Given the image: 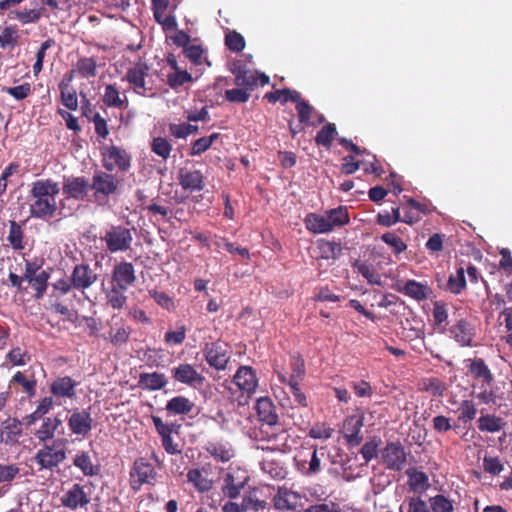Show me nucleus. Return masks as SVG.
I'll list each match as a JSON object with an SVG mask.
<instances>
[{
    "mask_svg": "<svg viewBox=\"0 0 512 512\" xmlns=\"http://www.w3.org/2000/svg\"><path fill=\"white\" fill-rule=\"evenodd\" d=\"M11 18L18 19L23 24L35 23L41 17V11L36 9L23 10V11H11Z\"/></svg>",
    "mask_w": 512,
    "mask_h": 512,
    "instance_id": "obj_59",
    "label": "nucleus"
},
{
    "mask_svg": "<svg viewBox=\"0 0 512 512\" xmlns=\"http://www.w3.org/2000/svg\"><path fill=\"white\" fill-rule=\"evenodd\" d=\"M70 277L73 288L82 292L98 280L97 273L88 264L84 263L77 264L73 268Z\"/></svg>",
    "mask_w": 512,
    "mask_h": 512,
    "instance_id": "obj_15",
    "label": "nucleus"
},
{
    "mask_svg": "<svg viewBox=\"0 0 512 512\" xmlns=\"http://www.w3.org/2000/svg\"><path fill=\"white\" fill-rule=\"evenodd\" d=\"M263 487H267L274 492L271 498V503L278 511H294L298 507L303 506L302 501L304 499V495L292 490L291 488L286 486H278L275 488L268 485H263Z\"/></svg>",
    "mask_w": 512,
    "mask_h": 512,
    "instance_id": "obj_5",
    "label": "nucleus"
},
{
    "mask_svg": "<svg viewBox=\"0 0 512 512\" xmlns=\"http://www.w3.org/2000/svg\"><path fill=\"white\" fill-rule=\"evenodd\" d=\"M204 354L207 363L217 370L225 369L230 358L227 345L222 342L211 344L206 343Z\"/></svg>",
    "mask_w": 512,
    "mask_h": 512,
    "instance_id": "obj_17",
    "label": "nucleus"
},
{
    "mask_svg": "<svg viewBox=\"0 0 512 512\" xmlns=\"http://www.w3.org/2000/svg\"><path fill=\"white\" fill-rule=\"evenodd\" d=\"M168 383L166 376L163 373H141L139 375V385L149 391L160 390Z\"/></svg>",
    "mask_w": 512,
    "mask_h": 512,
    "instance_id": "obj_30",
    "label": "nucleus"
},
{
    "mask_svg": "<svg viewBox=\"0 0 512 512\" xmlns=\"http://www.w3.org/2000/svg\"><path fill=\"white\" fill-rule=\"evenodd\" d=\"M363 416L351 415L348 416L343 423L344 438L348 445L354 447L361 444L363 436L361 429L364 425Z\"/></svg>",
    "mask_w": 512,
    "mask_h": 512,
    "instance_id": "obj_20",
    "label": "nucleus"
},
{
    "mask_svg": "<svg viewBox=\"0 0 512 512\" xmlns=\"http://www.w3.org/2000/svg\"><path fill=\"white\" fill-rule=\"evenodd\" d=\"M10 229H9V235L7 237L8 242L15 250H22L24 249L23 244V237L24 233L22 230V227L19 223L12 220L9 223Z\"/></svg>",
    "mask_w": 512,
    "mask_h": 512,
    "instance_id": "obj_46",
    "label": "nucleus"
},
{
    "mask_svg": "<svg viewBox=\"0 0 512 512\" xmlns=\"http://www.w3.org/2000/svg\"><path fill=\"white\" fill-rule=\"evenodd\" d=\"M59 193V185L52 179L34 181L28 197L30 217L42 220L54 217L58 210L56 197Z\"/></svg>",
    "mask_w": 512,
    "mask_h": 512,
    "instance_id": "obj_1",
    "label": "nucleus"
},
{
    "mask_svg": "<svg viewBox=\"0 0 512 512\" xmlns=\"http://www.w3.org/2000/svg\"><path fill=\"white\" fill-rule=\"evenodd\" d=\"M127 289H122L116 287V285L111 283V288L106 292L107 303L113 309H121L126 303L127 297L125 296V292Z\"/></svg>",
    "mask_w": 512,
    "mask_h": 512,
    "instance_id": "obj_44",
    "label": "nucleus"
},
{
    "mask_svg": "<svg viewBox=\"0 0 512 512\" xmlns=\"http://www.w3.org/2000/svg\"><path fill=\"white\" fill-rule=\"evenodd\" d=\"M234 383L241 392L239 404H249V399L256 391V374L249 366H241L234 375Z\"/></svg>",
    "mask_w": 512,
    "mask_h": 512,
    "instance_id": "obj_9",
    "label": "nucleus"
},
{
    "mask_svg": "<svg viewBox=\"0 0 512 512\" xmlns=\"http://www.w3.org/2000/svg\"><path fill=\"white\" fill-rule=\"evenodd\" d=\"M362 156L363 158L358 160V163H360V168L363 169L364 173L381 175L382 168L376 165V156L367 150Z\"/></svg>",
    "mask_w": 512,
    "mask_h": 512,
    "instance_id": "obj_53",
    "label": "nucleus"
},
{
    "mask_svg": "<svg viewBox=\"0 0 512 512\" xmlns=\"http://www.w3.org/2000/svg\"><path fill=\"white\" fill-rule=\"evenodd\" d=\"M62 425V420L58 417H48L43 420L42 425L36 432L39 440L45 441L53 438L55 431Z\"/></svg>",
    "mask_w": 512,
    "mask_h": 512,
    "instance_id": "obj_40",
    "label": "nucleus"
},
{
    "mask_svg": "<svg viewBox=\"0 0 512 512\" xmlns=\"http://www.w3.org/2000/svg\"><path fill=\"white\" fill-rule=\"evenodd\" d=\"M103 103L108 107L125 109L128 107V99L121 95L116 84H107L102 95Z\"/></svg>",
    "mask_w": 512,
    "mask_h": 512,
    "instance_id": "obj_28",
    "label": "nucleus"
},
{
    "mask_svg": "<svg viewBox=\"0 0 512 512\" xmlns=\"http://www.w3.org/2000/svg\"><path fill=\"white\" fill-rule=\"evenodd\" d=\"M262 450L261 460L259 461L262 472L274 480H283L286 478L287 470L283 465V453L279 449H268L258 445V450Z\"/></svg>",
    "mask_w": 512,
    "mask_h": 512,
    "instance_id": "obj_4",
    "label": "nucleus"
},
{
    "mask_svg": "<svg viewBox=\"0 0 512 512\" xmlns=\"http://www.w3.org/2000/svg\"><path fill=\"white\" fill-rule=\"evenodd\" d=\"M7 359L15 366H23L30 361L31 356L20 347H15L9 351Z\"/></svg>",
    "mask_w": 512,
    "mask_h": 512,
    "instance_id": "obj_62",
    "label": "nucleus"
},
{
    "mask_svg": "<svg viewBox=\"0 0 512 512\" xmlns=\"http://www.w3.org/2000/svg\"><path fill=\"white\" fill-rule=\"evenodd\" d=\"M49 278L50 273L44 270L26 281L35 290L36 299H41L46 293Z\"/></svg>",
    "mask_w": 512,
    "mask_h": 512,
    "instance_id": "obj_43",
    "label": "nucleus"
},
{
    "mask_svg": "<svg viewBox=\"0 0 512 512\" xmlns=\"http://www.w3.org/2000/svg\"><path fill=\"white\" fill-rule=\"evenodd\" d=\"M89 189L91 186L84 177L68 178L63 185L64 193L75 199H82Z\"/></svg>",
    "mask_w": 512,
    "mask_h": 512,
    "instance_id": "obj_29",
    "label": "nucleus"
},
{
    "mask_svg": "<svg viewBox=\"0 0 512 512\" xmlns=\"http://www.w3.org/2000/svg\"><path fill=\"white\" fill-rule=\"evenodd\" d=\"M248 479L249 476L244 469L230 467L223 477V494L231 499L237 498L247 484Z\"/></svg>",
    "mask_w": 512,
    "mask_h": 512,
    "instance_id": "obj_11",
    "label": "nucleus"
},
{
    "mask_svg": "<svg viewBox=\"0 0 512 512\" xmlns=\"http://www.w3.org/2000/svg\"><path fill=\"white\" fill-rule=\"evenodd\" d=\"M380 443H381L380 438L373 437L371 440L367 441L362 446L360 453L366 463H369L372 459L377 457L378 447H379Z\"/></svg>",
    "mask_w": 512,
    "mask_h": 512,
    "instance_id": "obj_58",
    "label": "nucleus"
},
{
    "mask_svg": "<svg viewBox=\"0 0 512 512\" xmlns=\"http://www.w3.org/2000/svg\"><path fill=\"white\" fill-rule=\"evenodd\" d=\"M443 288L452 294H460L466 288L465 268L459 267L456 274H451Z\"/></svg>",
    "mask_w": 512,
    "mask_h": 512,
    "instance_id": "obj_39",
    "label": "nucleus"
},
{
    "mask_svg": "<svg viewBox=\"0 0 512 512\" xmlns=\"http://www.w3.org/2000/svg\"><path fill=\"white\" fill-rule=\"evenodd\" d=\"M399 512H431L427 502L420 496L406 497L399 506Z\"/></svg>",
    "mask_w": 512,
    "mask_h": 512,
    "instance_id": "obj_41",
    "label": "nucleus"
},
{
    "mask_svg": "<svg viewBox=\"0 0 512 512\" xmlns=\"http://www.w3.org/2000/svg\"><path fill=\"white\" fill-rule=\"evenodd\" d=\"M477 423L480 431L489 433L499 432L506 425L505 421L501 417L491 414L481 416Z\"/></svg>",
    "mask_w": 512,
    "mask_h": 512,
    "instance_id": "obj_37",
    "label": "nucleus"
},
{
    "mask_svg": "<svg viewBox=\"0 0 512 512\" xmlns=\"http://www.w3.org/2000/svg\"><path fill=\"white\" fill-rule=\"evenodd\" d=\"M179 182L184 190L200 191L204 187L202 173L198 170L181 168Z\"/></svg>",
    "mask_w": 512,
    "mask_h": 512,
    "instance_id": "obj_26",
    "label": "nucleus"
},
{
    "mask_svg": "<svg viewBox=\"0 0 512 512\" xmlns=\"http://www.w3.org/2000/svg\"><path fill=\"white\" fill-rule=\"evenodd\" d=\"M151 150L156 155L166 160L170 156V153L172 151V145L168 142L166 138L155 137L151 142Z\"/></svg>",
    "mask_w": 512,
    "mask_h": 512,
    "instance_id": "obj_56",
    "label": "nucleus"
},
{
    "mask_svg": "<svg viewBox=\"0 0 512 512\" xmlns=\"http://www.w3.org/2000/svg\"><path fill=\"white\" fill-rule=\"evenodd\" d=\"M18 31L15 27L7 26L0 34V46L2 48L14 47L18 43Z\"/></svg>",
    "mask_w": 512,
    "mask_h": 512,
    "instance_id": "obj_60",
    "label": "nucleus"
},
{
    "mask_svg": "<svg viewBox=\"0 0 512 512\" xmlns=\"http://www.w3.org/2000/svg\"><path fill=\"white\" fill-rule=\"evenodd\" d=\"M73 464L80 469L85 476H96L100 471L99 466L92 463L91 457L86 451L77 453L73 459Z\"/></svg>",
    "mask_w": 512,
    "mask_h": 512,
    "instance_id": "obj_33",
    "label": "nucleus"
},
{
    "mask_svg": "<svg viewBox=\"0 0 512 512\" xmlns=\"http://www.w3.org/2000/svg\"><path fill=\"white\" fill-rule=\"evenodd\" d=\"M381 461L386 469L400 472L407 464V453L400 441L387 442L381 450Z\"/></svg>",
    "mask_w": 512,
    "mask_h": 512,
    "instance_id": "obj_8",
    "label": "nucleus"
},
{
    "mask_svg": "<svg viewBox=\"0 0 512 512\" xmlns=\"http://www.w3.org/2000/svg\"><path fill=\"white\" fill-rule=\"evenodd\" d=\"M103 167L113 172L115 170L126 172L131 166V155L123 148L110 145L101 149Z\"/></svg>",
    "mask_w": 512,
    "mask_h": 512,
    "instance_id": "obj_7",
    "label": "nucleus"
},
{
    "mask_svg": "<svg viewBox=\"0 0 512 512\" xmlns=\"http://www.w3.org/2000/svg\"><path fill=\"white\" fill-rule=\"evenodd\" d=\"M449 332L452 338L461 347H470L473 345V339L475 336V329L473 325L466 319H460L451 326Z\"/></svg>",
    "mask_w": 512,
    "mask_h": 512,
    "instance_id": "obj_21",
    "label": "nucleus"
},
{
    "mask_svg": "<svg viewBox=\"0 0 512 512\" xmlns=\"http://www.w3.org/2000/svg\"><path fill=\"white\" fill-rule=\"evenodd\" d=\"M483 469L485 472L497 476L504 470V465L498 457L485 455L483 458Z\"/></svg>",
    "mask_w": 512,
    "mask_h": 512,
    "instance_id": "obj_61",
    "label": "nucleus"
},
{
    "mask_svg": "<svg viewBox=\"0 0 512 512\" xmlns=\"http://www.w3.org/2000/svg\"><path fill=\"white\" fill-rule=\"evenodd\" d=\"M430 507L433 512H453V502L443 494H437L430 498Z\"/></svg>",
    "mask_w": 512,
    "mask_h": 512,
    "instance_id": "obj_54",
    "label": "nucleus"
},
{
    "mask_svg": "<svg viewBox=\"0 0 512 512\" xmlns=\"http://www.w3.org/2000/svg\"><path fill=\"white\" fill-rule=\"evenodd\" d=\"M381 240L387 244L395 254H400L407 248L404 241L394 232L384 233L381 236Z\"/></svg>",
    "mask_w": 512,
    "mask_h": 512,
    "instance_id": "obj_55",
    "label": "nucleus"
},
{
    "mask_svg": "<svg viewBox=\"0 0 512 512\" xmlns=\"http://www.w3.org/2000/svg\"><path fill=\"white\" fill-rule=\"evenodd\" d=\"M194 407L195 404L184 396L173 397L166 404V410L175 415L189 414Z\"/></svg>",
    "mask_w": 512,
    "mask_h": 512,
    "instance_id": "obj_34",
    "label": "nucleus"
},
{
    "mask_svg": "<svg viewBox=\"0 0 512 512\" xmlns=\"http://www.w3.org/2000/svg\"><path fill=\"white\" fill-rule=\"evenodd\" d=\"M90 186L96 197H109L116 193L119 180L114 174L99 170L93 174Z\"/></svg>",
    "mask_w": 512,
    "mask_h": 512,
    "instance_id": "obj_13",
    "label": "nucleus"
},
{
    "mask_svg": "<svg viewBox=\"0 0 512 512\" xmlns=\"http://www.w3.org/2000/svg\"><path fill=\"white\" fill-rule=\"evenodd\" d=\"M61 91L62 104L69 110H76L78 108V100L76 91L72 88H68V83L62 80L59 84Z\"/></svg>",
    "mask_w": 512,
    "mask_h": 512,
    "instance_id": "obj_47",
    "label": "nucleus"
},
{
    "mask_svg": "<svg viewBox=\"0 0 512 512\" xmlns=\"http://www.w3.org/2000/svg\"><path fill=\"white\" fill-rule=\"evenodd\" d=\"M193 78L190 73L186 70L177 69L167 75V84L172 89H177L183 86L185 83L192 82Z\"/></svg>",
    "mask_w": 512,
    "mask_h": 512,
    "instance_id": "obj_50",
    "label": "nucleus"
},
{
    "mask_svg": "<svg viewBox=\"0 0 512 512\" xmlns=\"http://www.w3.org/2000/svg\"><path fill=\"white\" fill-rule=\"evenodd\" d=\"M130 332L131 329L123 324L112 327L109 331V340L114 346H121L128 341Z\"/></svg>",
    "mask_w": 512,
    "mask_h": 512,
    "instance_id": "obj_49",
    "label": "nucleus"
},
{
    "mask_svg": "<svg viewBox=\"0 0 512 512\" xmlns=\"http://www.w3.org/2000/svg\"><path fill=\"white\" fill-rule=\"evenodd\" d=\"M61 504L71 510H76L89 503V498L84 491L83 486L80 484H74L66 491L60 498Z\"/></svg>",
    "mask_w": 512,
    "mask_h": 512,
    "instance_id": "obj_23",
    "label": "nucleus"
},
{
    "mask_svg": "<svg viewBox=\"0 0 512 512\" xmlns=\"http://www.w3.org/2000/svg\"><path fill=\"white\" fill-rule=\"evenodd\" d=\"M352 267L356 269L357 272L361 274L369 284L378 286L382 285L381 276L377 273L376 269L371 264L362 262L357 259L353 262Z\"/></svg>",
    "mask_w": 512,
    "mask_h": 512,
    "instance_id": "obj_36",
    "label": "nucleus"
},
{
    "mask_svg": "<svg viewBox=\"0 0 512 512\" xmlns=\"http://www.w3.org/2000/svg\"><path fill=\"white\" fill-rule=\"evenodd\" d=\"M148 72L149 66L144 62H138L127 70L123 80L127 81L132 86L136 94L140 96L153 95L152 88L146 85Z\"/></svg>",
    "mask_w": 512,
    "mask_h": 512,
    "instance_id": "obj_10",
    "label": "nucleus"
},
{
    "mask_svg": "<svg viewBox=\"0 0 512 512\" xmlns=\"http://www.w3.org/2000/svg\"><path fill=\"white\" fill-rule=\"evenodd\" d=\"M22 435V422L17 419L7 421L1 431V441L5 444H15Z\"/></svg>",
    "mask_w": 512,
    "mask_h": 512,
    "instance_id": "obj_32",
    "label": "nucleus"
},
{
    "mask_svg": "<svg viewBox=\"0 0 512 512\" xmlns=\"http://www.w3.org/2000/svg\"><path fill=\"white\" fill-rule=\"evenodd\" d=\"M466 362L468 363V372L473 376V378L482 379V381L488 386L493 383V374L482 358L468 359Z\"/></svg>",
    "mask_w": 512,
    "mask_h": 512,
    "instance_id": "obj_27",
    "label": "nucleus"
},
{
    "mask_svg": "<svg viewBox=\"0 0 512 512\" xmlns=\"http://www.w3.org/2000/svg\"><path fill=\"white\" fill-rule=\"evenodd\" d=\"M207 452L216 460L228 462L235 455L234 449L228 443H209Z\"/></svg>",
    "mask_w": 512,
    "mask_h": 512,
    "instance_id": "obj_38",
    "label": "nucleus"
},
{
    "mask_svg": "<svg viewBox=\"0 0 512 512\" xmlns=\"http://www.w3.org/2000/svg\"><path fill=\"white\" fill-rule=\"evenodd\" d=\"M395 290L404 294L416 301H423L428 299L433 291L427 283H421L416 280H407L403 283H398Z\"/></svg>",
    "mask_w": 512,
    "mask_h": 512,
    "instance_id": "obj_19",
    "label": "nucleus"
},
{
    "mask_svg": "<svg viewBox=\"0 0 512 512\" xmlns=\"http://www.w3.org/2000/svg\"><path fill=\"white\" fill-rule=\"evenodd\" d=\"M10 383H17L21 385L24 391L30 397L34 396L36 393V380L33 377L28 378L26 374L23 372H16L15 375L12 377Z\"/></svg>",
    "mask_w": 512,
    "mask_h": 512,
    "instance_id": "obj_52",
    "label": "nucleus"
},
{
    "mask_svg": "<svg viewBox=\"0 0 512 512\" xmlns=\"http://www.w3.org/2000/svg\"><path fill=\"white\" fill-rule=\"evenodd\" d=\"M289 366L291 369V373L289 377H286L285 375H280V381L283 384H293V383H300L304 380L306 375V369H305V361L299 354L291 355Z\"/></svg>",
    "mask_w": 512,
    "mask_h": 512,
    "instance_id": "obj_25",
    "label": "nucleus"
},
{
    "mask_svg": "<svg viewBox=\"0 0 512 512\" xmlns=\"http://www.w3.org/2000/svg\"><path fill=\"white\" fill-rule=\"evenodd\" d=\"M136 281L135 270L132 263L121 262L112 272V284L118 288L128 289Z\"/></svg>",
    "mask_w": 512,
    "mask_h": 512,
    "instance_id": "obj_22",
    "label": "nucleus"
},
{
    "mask_svg": "<svg viewBox=\"0 0 512 512\" xmlns=\"http://www.w3.org/2000/svg\"><path fill=\"white\" fill-rule=\"evenodd\" d=\"M187 479L200 492L209 491L212 487V481L205 477L199 469L189 470Z\"/></svg>",
    "mask_w": 512,
    "mask_h": 512,
    "instance_id": "obj_45",
    "label": "nucleus"
},
{
    "mask_svg": "<svg viewBox=\"0 0 512 512\" xmlns=\"http://www.w3.org/2000/svg\"><path fill=\"white\" fill-rule=\"evenodd\" d=\"M102 240L111 253L127 251L131 248L133 241L132 229L122 225H112L106 230Z\"/></svg>",
    "mask_w": 512,
    "mask_h": 512,
    "instance_id": "obj_6",
    "label": "nucleus"
},
{
    "mask_svg": "<svg viewBox=\"0 0 512 512\" xmlns=\"http://www.w3.org/2000/svg\"><path fill=\"white\" fill-rule=\"evenodd\" d=\"M229 70L235 76L236 88L225 91V99L231 103H245L256 89V70L244 60H236L229 66Z\"/></svg>",
    "mask_w": 512,
    "mask_h": 512,
    "instance_id": "obj_2",
    "label": "nucleus"
},
{
    "mask_svg": "<svg viewBox=\"0 0 512 512\" xmlns=\"http://www.w3.org/2000/svg\"><path fill=\"white\" fill-rule=\"evenodd\" d=\"M327 221L330 225H332V229L336 226H343L349 222V215L347 208L338 207L335 209H331L327 212Z\"/></svg>",
    "mask_w": 512,
    "mask_h": 512,
    "instance_id": "obj_48",
    "label": "nucleus"
},
{
    "mask_svg": "<svg viewBox=\"0 0 512 512\" xmlns=\"http://www.w3.org/2000/svg\"><path fill=\"white\" fill-rule=\"evenodd\" d=\"M130 476L132 488L139 490L143 484L153 485L156 482L157 472L149 461L139 458L134 462Z\"/></svg>",
    "mask_w": 512,
    "mask_h": 512,
    "instance_id": "obj_12",
    "label": "nucleus"
},
{
    "mask_svg": "<svg viewBox=\"0 0 512 512\" xmlns=\"http://www.w3.org/2000/svg\"><path fill=\"white\" fill-rule=\"evenodd\" d=\"M409 489L415 493H421L429 487V478L423 471L407 470Z\"/></svg>",
    "mask_w": 512,
    "mask_h": 512,
    "instance_id": "obj_35",
    "label": "nucleus"
},
{
    "mask_svg": "<svg viewBox=\"0 0 512 512\" xmlns=\"http://www.w3.org/2000/svg\"><path fill=\"white\" fill-rule=\"evenodd\" d=\"M78 383L69 376L57 377L50 386L51 393L57 398H73Z\"/></svg>",
    "mask_w": 512,
    "mask_h": 512,
    "instance_id": "obj_24",
    "label": "nucleus"
},
{
    "mask_svg": "<svg viewBox=\"0 0 512 512\" xmlns=\"http://www.w3.org/2000/svg\"><path fill=\"white\" fill-rule=\"evenodd\" d=\"M40 469L53 470L66 459L63 449L55 450L53 446L45 445L39 449L34 457Z\"/></svg>",
    "mask_w": 512,
    "mask_h": 512,
    "instance_id": "obj_16",
    "label": "nucleus"
},
{
    "mask_svg": "<svg viewBox=\"0 0 512 512\" xmlns=\"http://www.w3.org/2000/svg\"><path fill=\"white\" fill-rule=\"evenodd\" d=\"M198 131L197 125H192L189 123H181V124H170L169 132L175 138L185 139L187 136L191 134H195Z\"/></svg>",
    "mask_w": 512,
    "mask_h": 512,
    "instance_id": "obj_57",
    "label": "nucleus"
},
{
    "mask_svg": "<svg viewBox=\"0 0 512 512\" xmlns=\"http://www.w3.org/2000/svg\"><path fill=\"white\" fill-rule=\"evenodd\" d=\"M458 422L466 424L475 419L477 408L473 401L463 400L458 408Z\"/></svg>",
    "mask_w": 512,
    "mask_h": 512,
    "instance_id": "obj_51",
    "label": "nucleus"
},
{
    "mask_svg": "<svg viewBox=\"0 0 512 512\" xmlns=\"http://www.w3.org/2000/svg\"><path fill=\"white\" fill-rule=\"evenodd\" d=\"M304 512H341V507L332 500H325L324 502L310 505Z\"/></svg>",
    "mask_w": 512,
    "mask_h": 512,
    "instance_id": "obj_64",
    "label": "nucleus"
},
{
    "mask_svg": "<svg viewBox=\"0 0 512 512\" xmlns=\"http://www.w3.org/2000/svg\"><path fill=\"white\" fill-rule=\"evenodd\" d=\"M225 44L233 52H240L245 47L243 36L236 31H231L226 34Z\"/></svg>",
    "mask_w": 512,
    "mask_h": 512,
    "instance_id": "obj_63",
    "label": "nucleus"
},
{
    "mask_svg": "<svg viewBox=\"0 0 512 512\" xmlns=\"http://www.w3.org/2000/svg\"><path fill=\"white\" fill-rule=\"evenodd\" d=\"M305 227L312 233L322 234L332 231V225L327 221L326 216H322L316 213H309L304 219Z\"/></svg>",
    "mask_w": 512,
    "mask_h": 512,
    "instance_id": "obj_31",
    "label": "nucleus"
},
{
    "mask_svg": "<svg viewBox=\"0 0 512 512\" xmlns=\"http://www.w3.org/2000/svg\"><path fill=\"white\" fill-rule=\"evenodd\" d=\"M93 418L85 410L75 409L68 418V426L73 434L86 437L93 428Z\"/></svg>",
    "mask_w": 512,
    "mask_h": 512,
    "instance_id": "obj_18",
    "label": "nucleus"
},
{
    "mask_svg": "<svg viewBox=\"0 0 512 512\" xmlns=\"http://www.w3.org/2000/svg\"><path fill=\"white\" fill-rule=\"evenodd\" d=\"M171 373L176 382L193 388L202 386L205 381L204 376L188 363H181L173 367Z\"/></svg>",
    "mask_w": 512,
    "mask_h": 512,
    "instance_id": "obj_14",
    "label": "nucleus"
},
{
    "mask_svg": "<svg viewBox=\"0 0 512 512\" xmlns=\"http://www.w3.org/2000/svg\"><path fill=\"white\" fill-rule=\"evenodd\" d=\"M337 136V129L335 124L327 123L316 134L315 142L317 145L325 148H330L333 140Z\"/></svg>",
    "mask_w": 512,
    "mask_h": 512,
    "instance_id": "obj_42",
    "label": "nucleus"
},
{
    "mask_svg": "<svg viewBox=\"0 0 512 512\" xmlns=\"http://www.w3.org/2000/svg\"><path fill=\"white\" fill-rule=\"evenodd\" d=\"M258 422L261 423L258 427L261 435L260 438L258 437V441L271 440L282 430L276 406L268 397L258 398Z\"/></svg>",
    "mask_w": 512,
    "mask_h": 512,
    "instance_id": "obj_3",
    "label": "nucleus"
}]
</instances>
